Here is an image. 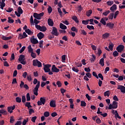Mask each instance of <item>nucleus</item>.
<instances>
[{"mask_svg": "<svg viewBox=\"0 0 125 125\" xmlns=\"http://www.w3.org/2000/svg\"><path fill=\"white\" fill-rule=\"evenodd\" d=\"M15 120L14 119V116H11L10 117V123L11 124H13V122H14Z\"/></svg>", "mask_w": 125, "mask_h": 125, "instance_id": "45", "label": "nucleus"}, {"mask_svg": "<svg viewBox=\"0 0 125 125\" xmlns=\"http://www.w3.org/2000/svg\"><path fill=\"white\" fill-rule=\"evenodd\" d=\"M85 97L87 98L88 101H90V100L91 99V97L89 96V95H88V94H86L85 95Z\"/></svg>", "mask_w": 125, "mask_h": 125, "instance_id": "62", "label": "nucleus"}, {"mask_svg": "<svg viewBox=\"0 0 125 125\" xmlns=\"http://www.w3.org/2000/svg\"><path fill=\"white\" fill-rule=\"evenodd\" d=\"M40 85L41 82L40 81H37V84L33 90L34 94H35L36 96H38V91H39V88H40Z\"/></svg>", "mask_w": 125, "mask_h": 125, "instance_id": "1", "label": "nucleus"}, {"mask_svg": "<svg viewBox=\"0 0 125 125\" xmlns=\"http://www.w3.org/2000/svg\"><path fill=\"white\" fill-rule=\"evenodd\" d=\"M71 30L72 32H76V33H78V29H77L75 26H73Z\"/></svg>", "mask_w": 125, "mask_h": 125, "instance_id": "44", "label": "nucleus"}, {"mask_svg": "<svg viewBox=\"0 0 125 125\" xmlns=\"http://www.w3.org/2000/svg\"><path fill=\"white\" fill-rule=\"evenodd\" d=\"M44 15V13L43 12L40 13V14L34 13L33 14V17L34 18H36V19H37L38 20H41V19H42V17Z\"/></svg>", "mask_w": 125, "mask_h": 125, "instance_id": "2", "label": "nucleus"}, {"mask_svg": "<svg viewBox=\"0 0 125 125\" xmlns=\"http://www.w3.org/2000/svg\"><path fill=\"white\" fill-rule=\"evenodd\" d=\"M51 34L54 35V36H56L57 37L59 35V33H58V31L57 30V28L55 27H52V30L51 32Z\"/></svg>", "mask_w": 125, "mask_h": 125, "instance_id": "7", "label": "nucleus"}, {"mask_svg": "<svg viewBox=\"0 0 125 125\" xmlns=\"http://www.w3.org/2000/svg\"><path fill=\"white\" fill-rule=\"evenodd\" d=\"M4 1H5V0H2L1 3L0 5V8L2 10H3V7L5 6V3H4Z\"/></svg>", "mask_w": 125, "mask_h": 125, "instance_id": "22", "label": "nucleus"}, {"mask_svg": "<svg viewBox=\"0 0 125 125\" xmlns=\"http://www.w3.org/2000/svg\"><path fill=\"white\" fill-rule=\"evenodd\" d=\"M27 49L29 53H33V52H34V49L32 48V45H29L27 47Z\"/></svg>", "mask_w": 125, "mask_h": 125, "instance_id": "16", "label": "nucleus"}, {"mask_svg": "<svg viewBox=\"0 0 125 125\" xmlns=\"http://www.w3.org/2000/svg\"><path fill=\"white\" fill-rule=\"evenodd\" d=\"M125 48V46L124 45H119L116 48V50H117L118 52H122L124 49Z\"/></svg>", "mask_w": 125, "mask_h": 125, "instance_id": "10", "label": "nucleus"}, {"mask_svg": "<svg viewBox=\"0 0 125 125\" xmlns=\"http://www.w3.org/2000/svg\"><path fill=\"white\" fill-rule=\"evenodd\" d=\"M31 56L32 58H36L37 57V54L34 52L31 53Z\"/></svg>", "mask_w": 125, "mask_h": 125, "instance_id": "52", "label": "nucleus"}, {"mask_svg": "<svg viewBox=\"0 0 125 125\" xmlns=\"http://www.w3.org/2000/svg\"><path fill=\"white\" fill-rule=\"evenodd\" d=\"M51 71L52 72H53L58 73V72H60V70L57 68V67L55 66V65L53 64L51 68Z\"/></svg>", "mask_w": 125, "mask_h": 125, "instance_id": "12", "label": "nucleus"}, {"mask_svg": "<svg viewBox=\"0 0 125 125\" xmlns=\"http://www.w3.org/2000/svg\"><path fill=\"white\" fill-rule=\"evenodd\" d=\"M82 24H83V25H87V24H88V20L82 21Z\"/></svg>", "mask_w": 125, "mask_h": 125, "instance_id": "46", "label": "nucleus"}, {"mask_svg": "<svg viewBox=\"0 0 125 125\" xmlns=\"http://www.w3.org/2000/svg\"><path fill=\"white\" fill-rule=\"evenodd\" d=\"M114 23L108 22L106 23V27H108L110 29H113L114 28Z\"/></svg>", "mask_w": 125, "mask_h": 125, "instance_id": "18", "label": "nucleus"}, {"mask_svg": "<svg viewBox=\"0 0 125 125\" xmlns=\"http://www.w3.org/2000/svg\"><path fill=\"white\" fill-rule=\"evenodd\" d=\"M99 64H100V65H101V66H102V67H104L105 64H104V58H102L100 59Z\"/></svg>", "mask_w": 125, "mask_h": 125, "instance_id": "25", "label": "nucleus"}, {"mask_svg": "<svg viewBox=\"0 0 125 125\" xmlns=\"http://www.w3.org/2000/svg\"><path fill=\"white\" fill-rule=\"evenodd\" d=\"M25 60V56L24 55H21L19 58V61H22Z\"/></svg>", "mask_w": 125, "mask_h": 125, "instance_id": "24", "label": "nucleus"}, {"mask_svg": "<svg viewBox=\"0 0 125 125\" xmlns=\"http://www.w3.org/2000/svg\"><path fill=\"white\" fill-rule=\"evenodd\" d=\"M110 10L112 12H114L115 10H117V5L116 4H113L110 8Z\"/></svg>", "mask_w": 125, "mask_h": 125, "instance_id": "19", "label": "nucleus"}, {"mask_svg": "<svg viewBox=\"0 0 125 125\" xmlns=\"http://www.w3.org/2000/svg\"><path fill=\"white\" fill-rule=\"evenodd\" d=\"M62 62H65L66 61V55H63L62 56Z\"/></svg>", "mask_w": 125, "mask_h": 125, "instance_id": "49", "label": "nucleus"}, {"mask_svg": "<svg viewBox=\"0 0 125 125\" xmlns=\"http://www.w3.org/2000/svg\"><path fill=\"white\" fill-rule=\"evenodd\" d=\"M12 39V37L11 36L6 37V36H4L3 35L2 36V39L3 41H8L9 40H11Z\"/></svg>", "mask_w": 125, "mask_h": 125, "instance_id": "17", "label": "nucleus"}, {"mask_svg": "<svg viewBox=\"0 0 125 125\" xmlns=\"http://www.w3.org/2000/svg\"><path fill=\"white\" fill-rule=\"evenodd\" d=\"M51 12H52V8L51 6H49L48 8V13L50 14Z\"/></svg>", "mask_w": 125, "mask_h": 125, "instance_id": "53", "label": "nucleus"}, {"mask_svg": "<svg viewBox=\"0 0 125 125\" xmlns=\"http://www.w3.org/2000/svg\"><path fill=\"white\" fill-rule=\"evenodd\" d=\"M92 14V10H89L86 13V15L88 17H89L90 16V15Z\"/></svg>", "mask_w": 125, "mask_h": 125, "instance_id": "29", "label": "nucleus"}, {"mask_svg": "<svg viewBox=\"0 0 125 125\" xmlns=\"http://www.w3.org/2000/svg\"><path fill=\"white\" fill-rule=\"evenodd\" d=\"M113 55L114 57H117L119 56V53L117 51H115L114 52H113Z\"/></svg>", "mask_w": 125, "mask_h": 125, "instance_id": "38", "label": "nucleus"}, {"mask_svg": "<svg viewBox=\"0 0 125 125\" xmlns=\"http://www.w3.org/2000/svg\"><path fill=\"white\" fill-rule=\"evenodd\" d=\"M50 106L53 108L56 107V103H55V101L53 100L51 101L50 102Z\"/></svg>", "mask_w": 125, "mask_h": 125, "instance_id": "14", "label": "nucleus"}, {"mask_svg": "<svg viewBox=\"0 0 125 125\" xmlns=\"http://www.w3.org/2000/svg\"><path fill=\"white\" fill-rule=\"evenodd\" d=\"M98 78H100V79H101L102 81H103V80H104V78H103V75L101 73H99L98 74Z\"/></svg>", "mask_w": 125, "mask_h": 125, "instance_id": "63", "label": "nucleus"}, {"mask_svg": "<svg viewBox=\"0 0 125 125\" xmlns=\"http://www.w3.org/2000/svg\"><path fill=\"white\" fill-rule=\"evenodd\" d=\"M27 79L29 82H31L32 81V76H31V75H27Z\"/></svg>", "mask_w": 125, "mask_h": 125, "instance_id": "64", "label": "nucleus"}, {"mask_svg": "<svg viewBox=\"0 0 125 125\" xmlns=\"http://www.w3.org/2000/svg\"><path fill=\"white\" fill-rule=\"evenodd\" d=\"M60 29H62V30H66L67 29V26L63 24L62 23H61L60 24Z\"/></svg>", "mask_w": 125, "mask_h": 125, "instance_id": "21", "label": "nucleus"}, {"mask_svg": "<svg viewBox=\"0 0 125 125\" xmlns=\"http://www.w3.org/2000/svg\"><path fill=\"white\" fill-rule=\"evenodd\" d=\"M29 122V119L27 118V120L24 119L23 121L22 122V125H27V123Z\"/></svg>", "mask_w": 125, "mask_h": 125, "instance_id": "43", "label": "nucleus"}, {"mask_svg": "<svg viewBox=\"0 0 125 125\" xmlns=\"http://www.w3.org/2000/svg\"><path fill=\"white\" fill-rule=\"evenodd\" d=\"M8 19V23H10V24H11V23H14V20L12 19L11 17H9Z\"/></svg>", "mask_w": 125, "mask_h": 125, "instance_id": "30", "label": "nucleus"}, {"mask_svg": "<svg viewBox=\"0 0 125 125\" xmlns=\"http://www.w3.org/2000/svg\"><path fill=\"white\" fill-rule=\"evenodd\" d=\"M110 11L109 10H108L105 12H104L103 13V15H104V16H107V15H108V14H109V13H110Z\"/></svg>", "mask_w": 125, "mask_h": 125, "instance_id": "59", "label": "nucleus"}, {"mask_svg": "<svg viewBox=\"0 0 125 125\" xmlns=\"http://www.w3.org/2000/svg\"><path fill=\"white\" fill-rule=\"evenodd\" d=\"M0 113L4 114V115H7V112H6L4 109L0 110Z\"/></svg>", "mask_w": 125, "mask_h": 125, "instance_id": "39", "label": "nucleus"}, {"mask_svg": "<svg viewBox=\"0 0 125 125\" xmlns=\"http://www.w3.org/2000/svg\"><path fill=\"white\" fill-rule=\"evenodd\" d=\"M57 85H58V87H61L62 86V83L60 81H58L56 83Z\"/></svg>", "mask_w": 125, "mask_h": 125, "instance_id": "33", "label": "nucleus"}, {"mask_svg": "<svg viewBox=\"0 0 125 125\" xmlns=\"http://www.w3.org/2000/svg\"><path fill=\"white\" fill-rule=\"evenodd\" d=\"M75 65L78 67H82V66H83V64H82V63L81 62H75Z\"/></svg>", "mask_w": 125, "mask_h": 125, "instance_id": "51", "label": "nucleus"}, {"mask_svg": "<svg viewBox=\"0 0 125 125\" xmlns=\"http://www.w3.org/2000/svg\"><path fill=\"white\" fill-rule=\"evenodd\" d=\"M25 49H26L25 46H23V47H22V48L19 51L20 53H22V52H23V51H24V50H25Z\"/></svg>", "mask_w": 125, "mask_h": 125, "instance_id": "54", "label": "nucleus"}, {"mask_svg": "<svg viewBox=\"0 0 125 125\" xmlns=\"http://www.w3.org/2000/svg\"><path fill=\"white\" fill-rule=\"evenodd\" d=\"M40 21H38V20H37L36 19H35L34 20V22L33 23H35V25H38V24H39V23H40Z\"/></svg>", "mask_w": 125, "mask_h": 125, "instance_id": "61", "label": "nucleus"}, {"mask_svg": "<svg viewBox=\"0 0 125 125\" xmlns=\"http://www.w3.org/2000/svg\"><path fill=\"white\" fill-rule=\"evenodd\" d=\"M51 67V64H45L44 65L43 70L45 73H48V72H50V68Z\"/></svg>", "mask_w": 125, "mask_h": 125, "instance_id": "6", "label": "nucleus"}, {"mask_svg": "<svg viewBox=\"0 0 125 125\" xmlns=\"http://www.w3.org/2000/svg\"><path fill=\"white\" fill-rule=\"evenodd\" d=\"M40 31L41 32H45V31H46V27L44 26H41Z\"/></svg>", "mask_w": 125, "mask_h": 125, "instance_id": "31", "label": "nucleus"}, {"mask_svg": "<svg viewBox=\"0 0 125 125\" xmlns=\"http://www.w3.org/2000/svg\"><path fill=\"white\" fill-rule=\"evenodd\" d=\"M118 108V102L114 101L112 103V104H109L108 106L109 110H112V109H117Z\"/></svg>", "mask_w": 125, "mask_h": 125, "instance_id": "3", "label": "nucleus"}, {"mask_svg": "<svg viewBox=\"0 0 125 125\" xmlns=\"http://www.w3.org/2000/svg\"><path fill=\"white\" fill-rule=\"evenodd\" d=\"M85 75L87 77V78H89V79H91L92 77L91 73L90 72L86 73Z\"/></svg>", "mask_w": 125, "mask_h": 125, "instance_id": "47", "label": "nucleus"}, {"mask_svg": "<svg viewBox=\"0 0 125 125\" xmlns=\"http://www.w3.org/2000/svg\"><path fill=\"white\" fill-rule=\"evenodd\" d=\"M22 103H25L26 102V97L25 96H22L21 98Z\"/></svg>", "mask_w": 125, "mask_h": 125, "instance_id": "60", "label": "nucleus"}, {"mask_svg": "<svg viewBox=\"0 0 125 125\" xmlns=\"http://www.w3.org/2000/svg\"><path fill=\"white\" fill-rule=\"evenodd\" d=\"M117 89H119L122 93H125V86L123 85H117Z\"/></svg>", "mask_w": 125, "mask_h": 125, "instance_id": "8", "label": "nucleus"}, {"mask_svg": "<svg viewBox=\"0 0 125 125\" xmlns=\"http://www.w3.org/2000/svg\"><path fill=\"white\" fill-rule=\"evenodd\" d=\"M110 94H111V92H110V90H107L104 93V96L106 97V96H107V97H109L110 96Z\"/></svg>", "mask_w": 125, "mask_h": 125, "instance_id": "23", "label": "nucleus"}, {"mask_svg": "<svg viewBox=\"0 0 125 125\" xmlns=\"http://www.w3.org/2000/svg\"><path fill=\"white\" fill-rule=\"evenodd\" d=\"M30 42L33 44H37V43H39V41L38 40H37V39L35 38V36H32L31 38Z\"/></svg>", "mask_w": 125, "mask_h": 125, "instance_id": "9", "label": "nucleus"}, {"mask_svg": "<svg viewBox=\"0 0 125 125\" xmlns=\"http://www.w3.org/2000/svg\"><path fill=\"white\" fill-rule=\"evenodd\" d=\"M37 37L39 40H42V39H43L44 37V35L43 34V33H42V32H39L37 34Z\"/></svg>", "mask_w": 125, "mask_h": 125, "instance_id": "13", "label": "nucleus"}, {"mask_svg": "<svg viewBox=\"0 0 125 125\" xmlns=\"http://www.w3.org/2000/svg\"><path fill=\"white\" fill-rule=\"evenodd\" d=\"M31 100V97H30V93H28L26 94V101H30Z\"/></svg>", "mask_w": 125, "mask_h": 125, "instance_id": "40", "label": "nucleus"}, {"mask_svg": "<svg viewBox=\"0 0 125 125\" xmlns=\"http://www.w3.org/2000/svg\"><path fill=\"white\" fill-rule=\"evenodd\" d=\"M33 65L34 66H37L39 68H40L41 67H42V62H41L39 61L38 60H34L33 61Z\"/></svg>", "mask_w": 125, "mask_h": 125, "instance_id": "4", "label": "nucleus"}, {"mask_svg": "<svg viewBox=\"0 0 125 125\" xmlns=\"http://www.w3.org/2000/svg\"><path fill=\"white\" fill-rule=\"evenodd\" d=\"M37 116L32 117L31 121L33 122V123H36V120H37Z\"/></svg>", "mask_w": 125, "mask_h": 125, "instance_id": "57", "label": "nucleus"}, {"mask_svg": "<svg viewBox=\"0 0 125 125\" xmlns=\"http://www.w3.org/2000/svg\"><path fill=\"white\" fill-rule=\"evenodd\" d=\"M110 37V34L108 33H105L102 35V38L104 39V40H105V39H107Z\"/></svg>", "mask_w": 125, "mask_h": 125, "instance_id": "15", "label": "nucleus"}, {"mask_svg": "<svg viewBox=\"0 0 125 125\" xmlns=\"http://www.w3.org/2000/svg\"><path fill=\"white\" fill-rule=\"evenodd\" d=\"M100 22L103 24V25H106L107 23H106V21H105V19H104V18H102L100 21Z\"/></svg>", "mask_w": 125, "mask_h": 125, "instance_id": "27", "label": "nucleus"}, {"mask_svg": "<svg viewBox=\"0 0 125 125\" xmlns=\"http://www.w3.org/2000/svg\"><path fill=\"white\" fill-rule=\"evenodd\" d=\"M81 106V107H85V106H86V103H85V102L82 101Z\"/></svg>", "mask_w": 125, "mask_h": 125, "instance_id": "41", "label": "nucleus"}, {"mask_svg": "<svg viewBox=\"0 0 125 125\" xmlns=\"http://www.w3.org/2000/svg\"><path fill=\"white\" fill-rule=\"evenodd\" d=\"M92 75L93 77H95L96 79H99L98 75H97V73H96V72L93 71L92 72Z\"/></svg>", "mask_w": 125, "mask_h": 125, "instance_id": "50", "label": "nucleus"}, {"mask_svg": "<svg viewBox=\"0 0 125 125\" xmlns=\"http://www.w3.org/2000/svg\"><path fill=\"white\" fill-rule=\"evenodd\" d=\"M86 28L88 29V30H94V26H93V25H87Z\"/></svg>", "mask_w": 125, "mask_h": 125, "instance_id": "32", "label": "nucleus"}, {"mask_svg": "<svg viewBox=\"0 0 125 125\" xmlns=\"http://www.w3.org/2000/svg\"><path fill=\"white\" fill-rule=\"evenodd\" d=\"M44 117L47 118V117H49V112L46 111L44 113Z\"/></svg>", "mask_w": 125, "mask_h": 125, "instance_id": "48", "label": "nucleus"}, {"mask_svg": "<svg viewBox=\"0 0 125 125\" xmlns=\"http://www.w3.org/2000/svg\"><path fill=\"white\" fill-rule=\"evenodd\" d=\"M97 50H98V54L99 56H100V55H101V54L102 53V51L101 50V49H100V48H98Z\"/></svg>", "mask_w": 125, "mask_h": 125, "instance_id": "58", "label": "nucleus"}, {"mask_svg": "<svg viewBox=\"0 0 125 125\" xmlns=\"http://www.w3.org/2000/svg\"><path fill=\"white\" fill-rule=\"evenodd\" d=\"M25 32H26V33L28 34V35H32V34H33V32L29 29H26L25 30Z\"/></svg>", "mask_w": 125, "mask_h": 125, "instance_id": "34", "label": "nucleus"}, {"mask_svg": "<svg viewBox=\"0 0 125 125\" xmlns=\"http://www.w3.org/2000/svg\"><path fill=\"white\" fill-rule=\"evenodd\" d=\"M72 19H73V20L75 21L76 23H79V20H78V17H77V16H74L72 17Z\"/></svg>", "mask_w": 125, "mask_h": 125, "instance_id": "26", "label": "nucleus"}, {"mask_svg": "<svg viewBox=\"0 0 125 125\" xmlns=\"http://www.w3.org/2000/svg\"><path fill=\"white\" fill-rule=\"evenodd\" d=\"M113 18H114V13H110L108 16V19L113 20Z\"/></svg>", "mask_w": 125, "mask_h": 125, "instance_id": "42", "label": "nucleus"}, {"mask_svg": "<svg viewBox=\"0 0 125 125\" xmlns=\"http://www.w3.org/2000/svg\"><path fill=\"white\" fill-rule=\"evenodd\" d=\"M72 69L73 72H75V73H79V68H77V67H73Z\"/></svg>", "mask_w": 125, "mask_h": 125, "instance_id": "35", "label": "nucleus"}, {"mask_svg": "<svg viewBox=\"0 0 125 125\" xmlns=\"http://www.w3.org/2000/svg\"><path fill=\"white\" fill-rule=\"evenodd\" d=\"M15 105H13V106H10L7 107V111L10 113V114H12L13 113V110L15 109Z\"/></svg>", "mask_w": 125, "mask_h": 125, "instance_id": "11", "label": "nucleus"}, {"mask_svg": "<svg viewBox=\"0 0 125 125\" xmlns=\"http://www.w3.org/2000/svg\"><path fill=\"white\" fill-rule=\"evenodd\" d=\"M16 101L17 103H21V101H22V99L19 97H17L16 98Z\"/></svg>", "mask_w": 125, "mask_h": 125, "instance_id": "28", "label": "nucleus"}, {"mask_svg": "<svg viewBox=\"0 0 125 125\" xmlns=\"http://www.w3.org/2000/svg\"><path fill=\"white\" fill-rule=\"evenodd\" d=\"M32 113H35V111L32 108H29V115H32Z\"/></svg>", "mask_w": 125, "mask_h": 125, "instance_id": "55", "label": "nucleus"}, {"mask_svg": "<svg viewBox=\"0 0 125 125\" xmlns=\"http://www.w3.org/2000/svg\"><path fill=\"white\" fill-rule=\"evenodd\" d=\"M47 22L49 26H53V24H54L53 21L51 19H48Z\"/></svg>", "mask_w": 125, "mask_h": 125, "instance_id": "20", "label": "nucleus"}, {"mask_svg": "<svg viewBox=\"0 0 125 125\" xmlns=\"http://www.w3.org/2000/svg\"><path fill=\"white\" fill-rule=\"evenodd\" d=\"M113 4H114V1H108L107 2V4L108 5H109L110 6H111V5H112Z\"/></svg>", "mask_w": 125, "mask_h": 125, "instance_id": "56", "label": "nucleus"}, {"mask_svg": "<svg viewBox=\"0 0 125 125\" xmlns=\"http://www.w3.org/2000/svg\"><path fill=\"white\" fill-rule=\"evenodd\" d=\"M113 47H114V44L113 43H111V44H109L108 46L109 49L112 51L113 50Z\"/></svg>", "mask_w": 125, "mask_h": 125, "instance_id": "37", "label": "nucleus"}, {"mask_svg": "<svg viewBox=\"0 0 125 125\" xmlns=\"http://www.w3.org/2000/svg\"><path fill=\"white\" fill-rule=\"evenodd\" d=\"M46 101L45 97H41L40 98V101H38L37 104L38 106H42V104L44 105L45 104Z\"/></svg>", "mask_w": 125, "mask_h": 125, "instance_id": "5", "label": "nucleus"}, {"mask_svg": "<svg viewBox=\"0 0 125 125\" xmlns=\"http://www.w3.org/2000/svg\"><path fill=\"white\" fill-rule=\"evenodd\" d=\"M18 12L19 13H20L21 14H23V10L21 8V7H19L18 8Z\"/></svg>", "mask_w": 125, "mask_h": 125, "instance_id": "36", "label": "nucleus"}]
</instances>
